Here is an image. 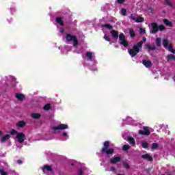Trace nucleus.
I'll return each instance as SVG.
<instances>
[{
  "instance_id": "6ab92c4d",
  "label": "nucleus",
  "mask_w": 175,
  "mask_h": 175,
  "mask_svg": "<svg viewBox=\"0 0 175 175\" xmlns=\"http://www.w3.org/2000/svg\"><path fill=\"white\" fill-rule=\"evenodd\" d=\"M142 158H143V159H146L147 161H152V157L148 154H145L142 155Z\"/></svg>"
},
{
  "instance_id": "f3484780",
  "label": "nucleus",
  "mask_w": 175,
  "mask_h": 175,
  "mask_svg": "<svg viewBox=\"0 0 175 175\" xmlns=\"http://www.w3.org/2000/svg\"><path fill=\"white\" fill-rule=\"evenodd\" d=\"M25 125H27V123L23 120L16 122V126H18V128H24Z\"/></svg>"
},
{
  "instance_id": "aec40b11",
  "label": "nucleus",
  "mask_w": 175,
  "mask_h": 175,
  "mask_svg": "<svg viewBox=\"0 0 175 175\" xmlns=\"http://www.w3.org/2000/svg\"><path fill=\"white\" fill-rule=\"evenodd\" d=\"M55 21H56L57 24H58L59 25H61L62 27L64 26V24H65V23L64 22L62 18H59V17L56 18Z\"/></svg>"
},
{
  "instance_id": "c03bdc74",
  "label": "nucleus",
  "mask_w": 175,
  "mask_h": 175,
  "mask_svg": "<svg viewBox=\"0 0 175 175\" xmlns=\"http://www.w3.org/2000/svg\"><path fill=\"white\" fill-rule=\"evenodd\" d=\"M123 165L124 167H126V169H128V167H129V164H128L127 163H124Z\"/></svg>"
},
{
  "instance_id": "e433bc0d",
  "label": "nucleus",
  "mask_w": 175,
  "mask_h": 175,
  "mask_svg": "<svg viewBox=\"0 0 175 175\" xmlns=\"http://www.w3.org/2000/svg\"><path fill=\"white\" fill-rule=\"evenodd\" d=\"M10 135H17V131L12 129L10 131Z\"/></svg>"
},
{
  "instance_id": "052dcab7",
  "label": "nucleus",
  "mask_w": 175,
  "mask_h": 175,
  "mask_svg": "<svg viewBox=\"0 0 175 175\" xmlns=\"http://www.w3.org/2000/svg\"><path fill=\"white\" fill-rule=\"evenodd\" d=\"M90 69H91V70H92V68H91V66H90Z\"/></svg>"
},
{
  "instance_id": "412c9836",
  "label": "nucleus",
  "mask_w": 175,
  "mask_h": 175,
  "mask_svg": "<svg viewBox=\"0 0 175 175\" xmlns=\"http://www.w3.org/2000/svg\"><path fill=\"white\" fill-rule=\"evenodd\" d=\"M128 142L131 144V146H135L136 144V142L135 141V139L132 137H128Z\"/></svg>"
},
{
  "instance_id": "ea45409f",
  "label": "nucleus",
  "mask_w": 175,
  "mask_h": 175,
  "mask_svg": "<svg viewBox=\"0 0 175 175\" xmlns=\"http://www.w3.org/2000/svg\"><path fill=\"white\" fill-rule=\"evenodd\" d=\"M167 57L168 59H175L174 55H168Z\"/></svg>"
},
{
  "instance_id": "9b49d317",
  "label": "nucleus",
  "mask_w": 175,
  "mask_h": 175,
  "mask_svg": "<svg viewBox=\"0 0 175 175\" xmlns=\"http://www.w3.org/2000/svg\"><path fill=\"white\" fill-rule=\"evenodd\" d=\"M69 139V133L68 131H62L60 133V139L62 142H66Z\"/></svg>"
},
{
  "instance_id": "8fccbe9b",
  "label": "nucleus",
  "mask_w": 175,
  "mask_h": 175,
  "mask_svg": "<svg viewBox=\"0 0 175 175\" xmlns=\"http://www.w3.org/2000/svg\"><path fill=\"white\" fill-rule=\"evenodd\" d=\"M111 172H116V167H111Z\"/></svg>"
},
{
  "instance_id": "c85d7f7f",
  "label": "nucleus",
  "mask_w": 175,
  "mask_h": 175,
  "mask_svg": "<svg viewBox=\"0 0 175 175\" xmlns=\"http://www.w3.org/2000/svg\"><path fill=\"white\" fill-rule=\"evenodd\" d=\"M129 33H130V36H131V38H135V31H133V29H131L129 30Z\"/></svg>"
},
{
  "instance_id": "2eb2a0df",
  "label": "nucleus",
  "mask_w": 175,
  "mask_h": 175,
  "mask_svg": "<svg viewBox=\"0 0 175 175\" xmlns=\"http://www.w3.org/2000/svg\"><path fill=\"white\" fill-rule=\"evenodd\" d=\"M15 98H16V99H18V100L23 101L24 100V98H25V96L21 93H16L15 94Z\"/></svg>"
},
{
  "instance_id": "5701e85b",
  "label": "nucleus",
  "mask_w": 175,
  "mask_h": 175,
  "mask_svg": "<svg viewBox=\"0 0 175 175\" xmlns=\"http://www.w3.org/2000/svg\"><path fill=\"white\" fill-rule=\"evenodd\" d=\"M6 79L8 81H12L13 83H16V78L13 76L9 75L6 77Z\"/></svg>"
},
{
  "instance_id": "13d9d810",
  "label": "nucleus",
  "mask_w": 175,
  "mask_h": 175,
  "mask_svg": "<svg viewBox=\"0 0 175 175\" xmlns=\"http://www.w3.org/2000/svg\"><path fill=\"white\" fill-rule=\"evenodd\" d=\"M77 53L78 54H80V53H81V51H77Z\"/></svg>"
},
{
  "instance_id": "f03ea898",
  "label": "nucleus",
  "mask_w": 175,
  "mask_h": 175,
  "mask_svg": "<svg viewBox=\"0 0 175 175\" xmlns=\"http://www.w3.org/2000/svg\"><path fill=\"white\" fill-rule=\"evenodd\" d=\"M110 142H109V141L104 142L103 147L101 150L103 154H107V155H111V154H113L114 148H108Z\"/></svg>"
},
{
  "instance_id": "20e7f679",
  "label": "nucleus",
  "mask_w": 175,
  "mask_h": 175,
  "mask_svg": "<svg viewBox=\"0 0 175 175\" xmlns=\"http://www.w3.org/2000/svg\"><path fill=\"white\" fill-rule=\"evenodd\" d=\"M83 59L90 61L93 65H96V60L95 59V54L92 52H87L85 56H83Z\"/></svg>"
},
{
  "instance_id": "680f3d73",
  "label": "nucleus",
  "mask_w": 175,
  "mask_h": 175,
  "mask_svg": "<svg viewBox=\"0 0 175 175\" xmlns=\"http://www.w3.org/2000/svg\"><path fill=\"white\" fill-rule=\"evenodd\" d=\"M47 140H51V138L47 139Z\"/></svg>"
},
{
  "instance_id": "1a4fd4ad",
  "label": "nucleus",
  "mask_w": 175,
  "mask_h": 175,
  "mask_svg": "<svg viewBox=\"0 0 175 175\" xmlns=\"http://www.w3.org/2000/svg\"><path fill=\"white\" fill-rule=\"evenodd\" d=\"M125 124L133 125V126H137V122L135 121L132 118L127 117L124 120H123Z\"/></svg>"
},
{
  "instance_id": "bb28decb",
  "label": "nucleus",
  "mask_w": 175,
  "mask_h": 175,
  "mask_svg": "<svg viewBox=\"0 0 175 175\" xmlns=\"http://www.w3.org/2000/svg\"><path fill=\"white\" fill-rule=\"evenodd\" d=\"M146 47L149 50H152V51L155 50V46H151L150 44H146Z\"/></svg>"
},
{
  "instance_id": "393cba45",
  "label": "nucleus",
  "mask_w": 175,
  "mask_h": 175,
  "mask_svg": "<svg viewBox=\"0 0 175 175\" xmlns=\"http://www.w3.org/2000/svg\"><path fill=\"white\" fill-rule=\"evenodd\" d=\"M31 117L32 118L38 119V118H40L42 116L40 113H33L31 114Z\"/></svg>"
},
{
  "instance_id": "4be33fe9",
  "label": "nucleus",
  "mask_w": 175,
  "mask_h": 175,
  "mask_svg": "<svg viewBox=\"0 0 175 175\" xmlns=\"http://www.w3.org/2000/svg\"><path fill=\"white\" fill-rule=\"evenodd\" d=\"M111 35H112L113 38H115V40L116 42L117 41V38H118V33L116 31H114V30H112L111 31Z\"/></svg>"
},
{
  "instance_id": "4d7b16f0",
  "label": "nucleus",
  "mask_w": 175,
  "mask_h": 175,
  "mask_svg": "<svg viewBox=\"0 0 175 175\" xmlns=\"http://www.w3.org/2000/svg\"><path fill=\"white\" fill-rule=\"evenodd\" d=\"M16 148H17V150H20V148H20V147H18V146H17Z\"/></svg>"
},
{
  "instance_id": "473e14b6",
  "label": "nucleus",
  "mask_w": 175,
  "mask_h": 175,
  "mask_svg": "<svg viewBox=\"0 0 175 175\" xmlns=\"http://www.w3.org/2000/svg\"><path fill=\"white\" fill-rule=\"evenodd\" d=\"M156 45L158 46H161V38H156Z\"/></svg>"
},
{
  "instance_id": "de8ad7c7",
  "label": "nucleus",
  "mask_w": 175,
  "mask_h": 175,
  "mask_svg": "<svg viewBox=\"0 0 175 175\" xmlns=\"http://www.w3.org/2000/svg\"><path fill=\"white\" fill-rule=\"evenodd\" d=\"M157 126V128H158V126H159V128L160 129H162V128H163V124H159L158 126Z\"/></svg>"
},
{
  "instance_id": "0e129e2a",
  "label": "nucleus",
  "mask_w": 175,
  "mask_h": 175,
  "mask_svg": "<svg viewBox=\"0 0 175 175\" xmlns=\"http://www.w3.org/2000/svg\"><path fill=\"white\" fill-rule=\"evenodd\" d=\"M166 126H167V128L168 126L167 125Z\"/></svg>"
},
{
  "instance_id": "864d4df0",
  "label": "nucleus",
  "mask_w": 175,
  "mask_h": 175,
  "mask_svg": "<svg viewBox=\"0 0 175 175\" xmlns=\"http://www.w3.org/2000/svg\"><path fill=\"white\" fill-rule=\"evenodd\" d=\"M142 40L143 42H146L147 41V39L146 38V37H143Z\"/></svg>"
},
{
  "instance_id": "e2e57ef3",
  "label": "nucleus",
  "mask_w": 175,
  "mask_h": 175,
  "mask_svg": "<svg viewBox=\"0 0 175 175\" xmlns=\"http://www.w3.org/2000/svg\"><path fill=\"white\" fill-rule=\"evenodd\" d=\"M72 166H73V163H71Z\"/></svg>"
},
{
  "instance_id": "ddd939ff",
  "label": "nucleus",
  "mask_w": 175,
  "mask_h": 175,
  "mask_svg": "<svg viewBox=\"0 0 175 175\" xmlns=\"http://www.w3.org/2000/svg\"><path fill=\"white\" fill-rule=\"evenodd\" d=\"M42 172L44 173H51V174H54V171H53V168L50 165H44Z\"/></svg>"
},
{
  "instance_id": "a211bd4d",
  "label": "nucleus",
  "mask_w": 175,
  "mask_h": 175,
  "mask_svg": "<svg viewBox=\"0 0 175 175\" xmlns=\"http://www.w3.org/2000/svg\"><path fill=\"white\" fill-rule=\"evenodd\" d=\"M10 139V135L7 134L1 138V143H5V142H8V140H9Z\"/></svg>"
},
{
  "instance_id": "3c124183",
  "label": "nucleus",
  "mask_w": 175,
  "mask_h": 175,
  "mask_svg": "<svg viewBox=\"0 0 175 175\" xmlns=\"http://www.w3.org/2000/svg\"><path fill=\"white\" fill-rule=\"evenodd\" d=\"M60 33H64L65 32V30L64 29H59Z\"/></svg>"
},
{
  "instance_id": "6e6d98bb",
  "label": "nucleus",
  "mask_w": 175,
  "mask_h": 175,
  "mask_svg": "<svg viewBox=\"0 0 175 175\" xmlns=\"http://www.w3.org/2000/svg\"><path fill=\"white\" fill-rule=\"evenodd\" d=\"M1 135H3V133L2 131H0V136H1Z\"/></svg>"
},
{
  "instance_id": "6e6552de",
  "label": "nucleus",
  "mask_w": 175,
  "mask_h": 175,
  "mask_svg": "<svg viewBox=\"0 0 175 175\" xmlns=\"http://www.w3.org/2000/svg\"><path fill=\"white\" fill-rule=\"evenodd\" d=\"M119 43L124 46V47H128L129 46L128 41L125 39V35L123 33L119 35Z\"/></svg>"
},
{
  "instance_id": "603ef678",
  "label": "nucleus",
  "mask_w": 175,
  "mask_h": 175,
  "mask_svg": "<svg viewBox=\"0 0 175 175\" xmlns=\"http://www.w3.org/2000/svg\"><path fill=\"white\" fill-rule=\"evenodd\" d=\"M17 163H18V165H21V163H23V161H21V160H17Z\"/></svg>"
},
{
  "instance_id": "7ed1b4c3",
  "label": "nucleus",
  "mask_w": 175,
  "mask_h": 175,
  "mask_svg": "<svg viewBox=\"0 0 175 175\" xmlns=\"http://www.w3.org/2000/svg\"><path fill=\"white\" fill-rule=\"evenodd\" d=\"M164 29H166L164 26H158L155 23H152L150 27V33H157L158 31H164Z\"/></svg>"
},
{
  "instance_id": "49530a36",
  "label": "nucleus",
  "mask_w": 175,
  "mask_h": 175,
  "mask_svg": "<svg viewBox=\"0 0 175 175\" xmlns=\"http://www.w3.org/2000/svg\"><path fill=\"white\" fill-rule=\"evenodd\" d=\"M125 0H118V3H124Z\"/></svg>"
},
{
  "instance_id": "b1692460",
  "label": "nucleus",
  "mask_w": 175,
  "mask_h": 175,
  "mask_svg": "<svg viewBox=\"0 0 175 175\" xmlns=\"http://www.w3.org/2000/svg\"><path fill=\"white\" fill-rule=\"evenodd\" d=\"M163 23L164 24H165V25H167L168 27H173V23H172V22L169 21V20L167 19H164Z\"/></svg>"
},
{
  "instance_id": "2f4dec72",
  "label": "nucleus",
  "mask_w": 175,
  "mask_h": 175,
  "mask_svg": "<svg viewBox=\"0 0 175 175\" xmlns=\"http://www.w3.org/2000/svg\"><path fill=\"white\" fill-rule=\"evenodd\" d=\"M130 148H131V146H129V145H128V144L124 145L122 147V150H123V151H127V150H129Z\"/></svg>"
},
{
  "instance_id": "58836bf2",
  "label": "nucleus",
  "mask_w": 175,
  "mask_h": 175,
  "mask_svg": "<svg viewBox=\"0 0 175 175\" xmlns=\"http://www.w3.org/2000/svg\"><path fill=\"white\" fill-rule=\"evenodd\" d=\"M0 174L1 175H8V172H5L3 170H0Z\"/></svg>"
},
{
  "instance_id": "dca6fc26",
  "label": "nucleus",
  "mask_w": 175,
  "mask_h": 175,
  "mask_svg": "<svg viewBox=\"0 0 175 175\" xmlns=\"http://www.w3.org/2000/svg\"><path fill=\"white\" fill-rule=\"evenodd\" d=\"M142 64L146 68H151V66H152V63H151L150 60H144Z\"/></svg>"
},
{
  "instance_id": "bf43d9fd",
  "label": "nucleus",
  "mask_w": 175,
  "mask_h": 175,
  "mask_svg": "<svg viewBox=\"0 0 175 175\" xmlns=\"http://www.w3.org/2000/svg\"><path fill=\"white\" fill-rule=\"evenodd\" d=\"M98 69L97 68H94L93 70H97Z\"/></svg>"
},
{
  "instance_id": "5fc2aeb1",
  "label": "nucleus",
  "mask_w": 175,
  "mask_h": 175,
  "mask_svg": "<svg viewBox=\"0 0 175 175\" xmlns=\"http://www.w3.org/2000/svg\"><path fill=\"white\" fill-rule=\"evenodd\" d=\"M16 10L15 8H11V12H14Z\"/></svg>"
},
{
  "instance_id": "c9c22d12",
  "label": "nucleus",
  "mask_w": 175,
  "mask_h": 175,
  "mask_svg": "<svg viewBox=\"0 0 175 175\" xmlns=\"http://www.w3.org/2000/svg\"><path fill=\"white\" fill-rule=\"evenodd\" d=\"M155 148H158V144L153 143L152 145V149L155 150Z\"/></svg>"
},
{
  "instance_id": "c756f323",
  "label": "nucleus",
  "mask_w": 175,
  "mask_h": 175,
  "mask_svg": "<svg viewBox=\"0 0 175 175\" xmlns=\"http://www.w3.org/2000/svg\"><path fill=\"white\" fill-rule=\"evenodd\" d=\"M51 109V104H46L44 107V110H50Z\"/></svg>"
},
{
  "instance_id": "a19ab883",
  "label": "nucleus",
  "mask_w": 175,
  "mask_h": 175,
  "mask_svg": "<svg viewBox=\"0 0 175 175\" xmlns=\"http://www.w3.org/2000/svg\"><path fill=\"white\" fill-rule=\"evenodd\" d=\"M130 18H131V20H133L134 21H136V17H135V16H133V14H131Z\"/></svg>"
},
{
  "instance_id": "4468645a",
  "label": "nucleus",
  "mask_w": 175,
  "mask_h": 175,
  "mask_svg": "<svg viewBox=\"0 0 175 175\" xmlns=\"http://www.w3.org/2000/svg\"><path fill=\"white\" fill-rule=\"evenodd\" d=\"M121 161V157H113L111 158L110 162L112 164H116Z\"/></svg>"
},
{
  "instance_id": "4c0bfd02",
  "label": "nucleus",
  "mask_w": 175,
  "mask_h": 175,
  "mask_svg": "<svg viewBox=\"0 0 175 175\" xmlns=\"http://www.w3.org/2000/svg\"><path fill=\"white\" fill-rule=\"evenodd\" d=\"M84 171H85L84 169L79 170V172H78V175H84Z\"/></svg>"
},
{
  "instance_id": "cd10ccee",
  "label": "nucleus",
  "mask_w": 175,
  "mask_h": 175,
  "mask_svg": "<svg viewBox=\"0 0 175 175\" xmlns=\"http://www.w3.org/2000/svg\"><path fill=\"white\" fill-rule=\"evenodd\" d=\"M103 28H107V29H113V26L109 24H104L103 25Z\"/></svg>"
},
{
  "instance_id": "79ce46f5",
  "label": "nucleus",
  "mask_w": 175,
  "mask_h": 175,
  "mask_svg": "<svg viewBox=\"0 0 175 175\" xmlns=\"http://www.w3.org/2000/svg\"><path fill=\"white\" fill-rule=\"evenodd\" d=\"M139 33H146V30L143 28L139 29Z\"/></svg>"
},
{
  "instance_id": "39448f33",
  "label": "nucleus",
  "mask_w": 175,
  "mask_h": 175,
  "mask_svg": "<svg viewBox=\"0 0 175 175\" xmlns=\"http://www.w3.org/2000/svg\"><path fill=\"white\" fill-rule=\"evenodd\" d=\"M163 46L164 49H166L168 51L174 54L175 51L173 50V46H172V44L169 43V40L166 38L163 39Z\"/></svg>"
},
{
  "instance_id": "f8f14e48",
  "label": "nucleus",
  "mask_w": 175,
  "mask_h": 175,
  "mask_svg": "<svg viewBox=\"0 0 175 175\" xmlns=\"http://www.w3.org/2000/svg\"><path fill=\"white\" fill-rule=\"evenodd\" d=\"M16 139L18 143H24V140H25V134L23 133H18L16 134Z\"/></svg>"
},
{
  "instance_id": "09e8293b",
  "label": "nucleus",
  "mask_w": 175,
  "mask_h": 175,
  "mask_svg": "<svg viewBox=\"0 0 175 175\" xmlns=\"http://www.w3.org/2000/svg\"><path fill=\"white\" fill-rule=\"evenodd\" d=\"M167 5H169V6H172V3L169 1V0H167L166 1Z\"/></svg>"
},
{
  "instance_id": "423d86ee",
  "label": "nucleus",
  "mask_w": 175,
  "mask_h": 175,
  "mask_svg": "<svg viewBox=\"0 0 175 175\" xmlns=\"http://www.w3.org/2000/svg\"><path fill=\"white\" fill-rule=\"evenodd\" d=\"M69 126L65 124H60L57 126L53 127V133H59V131H64V129H68Z\"/></svg>"
},
{
  "instance_id": "f257e3e1",
  "label": "nucleus",
  "mask_w": 175,
  "mask_h": 175,
  "mask_svg": "<svg viewBox=\"0 0 175 175\" xmlns=\"http://www.w3.org/2000/svg\"><path fill=\"white\" fill-rule=\"evenodd\" d=\"M143 46V41H140L133 46L132 49L129 50V53L131 57H135L139 51H140V49Z\"/></svg>"
},
{
  "instance_id": "72a5a7b5",
  "label": "nucleus",
  "mask_w": 175,
  "mask_h": 175,
  "mask_svg": "<svg viewBox=\"0 0 175 175\" xmlns=\"http://www.w3.org/2000/svg\"><path fill=\"white\" fill-rule=\"evenodd\" d=\"M172 75L170 74H166L164 75V80H170Z\"/></svg>"
},
{
  "instance_id": "a878e982",
  "label": "nucleus",
  "mask_w": 175,
  "mask_h": 175,
  "mask_svg": "<svg viewBox=\"0 0 175 175\" xmlns=\"http://www.w3.org/2000/svg\"><path fill=\"white\" fill-rule=\"evenodd\" d=\"M143 21H144V18L143 17L135 18V23H143Z\"/></svg>"
},
{
  "instance_id": "0eeeda50",
  "label": "nucleus",
  "mask_w": 175,
  "mask_h": 175,
  "mask_svg": "<svg viewBox=\"0 0 175 175\" xmlns=\"http://www.w3.org/2000/svg\"><path fill=\"white\" fill-rule=\"evenodd\" d=\"M66 39L68 43L72 42L74 47H76L79 44V40H77V38L75 36L68 34Z\"/></svg>"
},
{
  "instance_id": "9d476101",
  "label": "nucleus",
  "mask_w": 175,
  "mask_h": 175,
  "mask_svg": "<svg viewBox=\"0 0 175 175\" xmlns=\"http://www.w3.org/2000/svg\"><path fill=\"white\" fill-rule=\"evenodd\" d=\"M139 133L144 136H150V129L148 126H144L142 129L139 131Z\"/></svg>"
},
{
  "instance_id": "f704fd0d",
  "label": "nucleus",
  "mask_w": 175,
  "mask_h": 175,
  "mask_svg": "<svg viewBox=\"0 0 175 175\" xmlns=\"http://www.w3.org/2000/svg\"><path fill=\"white\" fill-rule=\"evenodd\" d=\"M121 14L122 15V16H126V10H125L124 8H123V9H122L121 10Z\"/></svg>"
},
{
  "instance_id": "37998d69",
  "label": "nucleus",
  "mask_w": 175,
  "mask_h": 175,
  "mask_svg": "<svg viewBox=\"0 0 175 175\" xmlns=\"http://www.w3.org/2000/svg\"><path fill=\"white\" fill-rule=\"evenodd\" d=\"M62 54H66L68 53V51L66 50V48H64L62 50Z\"/></svg>"
},
{
  "instance_id": "7c9ffc66",
  "label": "nucleus",
  "mask_w": 175,
  "mask_h": 175,
  "mask_svg": "<svg viewBox=\"0 0 175 175\" xmlns=\"http://www.w3.org/2000/svg\"><path fill=\"white\" fill-rule=\"evenodd\" d=\"M142 146L143 148H147V147H148V144L147 143V142L144 141L142 142Z\"/></svg>"
},
{
  "instance_id": "a18cd8bd",
  "label": "nucleus",
  "mask_w": 175,
  "mask_h": 175,
  "mask_svg": "<svg viewBox=\"0 0 175 175\" xmlns=\"http://www.w3.org/2000/svg\"><path fill=\"white\" fill-rule=\"evenodd\" d=\"M104 39L107 40V42H110V38H109V37H107V36H104Z\"/></svg>"
}]
</instances>
